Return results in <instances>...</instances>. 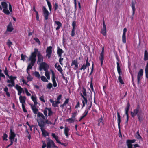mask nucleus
<instances>
[{
  "label": "nucleus",
  "mask_w": 148,
  "mask_h": 148,
  "mask_svg": "<svg viewBox=\"0 0 148 148\" xmlns=\"http://www.w3.org/2000/svg\"><path fill=\"white\" fill-rule=\"evenodd\" d=\"M51 147L53 148H58L52 140L48 139L47 142V148H51Z\"/></svg>",
  "instance_id": "obj_9"
},
{
  "label": "nucleus",
  "mask_w": 148,
  "mask_h": 148,
  "mask_svg": "<svg viewBox=\"0 0 148 148\" xmlns=\"http://www.w3.org/2000/svg\"><path fill=\"white\" fill-rule=\"evenodd\" d=\"M81 95L83 98V99L82 100V102L83 103L82 108L84 107L85 104H86L87 102V98L88 99V96H90V98L91 97V94L89 93V95H88L86 94V93H81Z\"/></svg>",
  "instance_id": "obj_5"
},
{
  "label": "nucleus",
  "mask_w": 148,
  "mask_h": 148,
  "mask_svg": "<svg viewBox=\"0 0 148 148\" xmlns=\"http://www.w3.org/2000/svg\"><path fill=\"white\" fill-rule=\"evenodd\" d=\"M136 3V1L134 2L133 1H132L131 6L132 8V16H134L135 14V6Z\"/></svg>",
  "instance_id": "obj_21"
},
{
  "label": "nucleus",
  "mask_w": 148,
  "mask_h": 148,
  "mask_svg": "<svg viewBox=\"0 0 148 148\" xmlns=\"http://www.w3.org/2000/svg\"><path fill=\"white\" fill-rule=\"evenodd\" d=\"M52 137L55 138V139H58V137L57 136H56L54 133H52Z\"/></svg>",
  "instance_id": "obj_61"
},
{
  "label": "nucleus",
  "mask_w": 148,
  "mask_h": 148,
  "mask_svg": "<svg viewBox=\"0 0 148 148\" xmlns=\"http://www.w3.org/2000/svg\"><path fill=\"white\" fill-rule=\"evenodd\" d=\"M4 72L6 76H8V77H9L10 76L8 75V71L7 70V69L6 67H5Z\"/></svg>",
  "instance_id": "obj_44"
},
{
  "label": "nucleus",
  "mask_w": 148,
  "mask_h": 148,
  "mask_svg": "<svg viewBox=\"0 0 148 148\" xmlns=\"http://www.w3.org/2000/svg\"><path fill=\"white\" fill-rule=\"evenodd\" d=\"M7 44L8 46L10 47L11 45H12V43L10 40H8L7 42Z\"/></svg>",
  "instance_id": "obj_56"
},
{
  "label": "nucleus",
  "mask_w": 148,
  "mask_h": 148,
  "mask_svg": "<svg viewBox=\"0 0 148 148\" xmlns=\"http://www.w3.org/2000/svg\"><path fill=\"white\" fill-rule=\"evenodd\" d=\"M131 113L132 117H134L137 115L139 120L140 121H142V118L143 114L139 106L138 105L137 108L134 110L133 112H131Z\"/></svg>",
  "instance_id": "obj_4"
},
{
  "label": "nucleus",
  "mask_w": 148,
  "mask_h": 148,
  "mask_svg": "<svg viewBox=\"0 0 148 148\" xmlns=\"http://www.w3.org/2000/svg\"><path fill=\"white\" fill-rule=\"evenodd\" d=\"M72 25L73 27L72 28L75 29L76 26V23L75 21H73L72 23Z\"/></svg>",
  "instance_id": "obj_55"
},
{
  "label": "nucleus",
  "mask_w": 148,
  "mask_h": 148,
  "mask_svg": "<svg viewBox=\"0 0 148 148\" xmlns=\"http://www.w3.org/2000/svg\"><path fill=\"white\" fill-rule=\"evenodd\" d=\"M15 88L18 90V92H24L23 89L18 84H16V86Z\"/></svg>",
  "instance_id": "obj_25"
},
{
  "label": "nucleus",
  "mask_w": 148,
  "mask_h": 148,
  "mask_svg": "<svg viewBox=\"0 0 148 148\" xmlns=\"http://www.w3.org/2000/svg\"><path fill=\"white\" fill-rule=\"evenodd\" d=\"M100 56H104V48L103 47L102 48V51L100 54Z\"/></svg>",
  "instance_id": "obj_62"
},
{
  "label": "nucleus",
  "mask_w": 148,
  "mask_h": 148,
  "mask_svg": "<svg viewBox=\"0 0 148 148\" xmlns=\"http://www.w3.org/2000/svg\"><path fill=\"white\" fill-rule=\"evenodd\" d=\"M21 60L24 61L25 60V57H27V56L25 55H24L23 54L21 55Z\"/></svg>",
  "instance_id": "obj_51"
},
{
  "label": "nucleus",
  "mask_w": 148,
  "mask_h": 148,
  "mask_svg": "<svg viewBox=\"0 0 148 148\" xmlns=\"http://www.w3.org/2000/svg\"><path fill=\"white\" fill-rule=\"evenodd\" d=\"M64 52V51L59 47H58L57 48V54L58 56H62V54Z\"/></svg>",
  "instance_id": "obj_22"
},
{
  "label": "nucleus",
  "mask_w": 148,
  "mask_h": 148,
  "mask_svg": "<svg viewBox=\"0 0 148 148\" xmlns=\"http://www.w3.org/2000/svg\"><path fill=\"white\" fill-rule=\"evenodd\" d=\"M31 108L33 111V112L35 114H37V112L38 111V110L37 109L35 105H31Z\"/></svg>",
  "instance_id": "obj_24"
},
{
  "label": "nucleus",
  "mask_w": 148,
  "mask_h": 148,
  "mask_svg": "<svg viewBox=\"0 0 148 148\" xmlns=\"http://www.w3.org/2000/svg\"><path fill=\"white\" fill-rule=\"evenodd\" d=\"M88 58H87V59L86 60V65L87 67H88L90 66V63L89 62H88Z\"/></svg>",
  "instance_id": "obj_58"
},
{
  "label": "nucleus",
  "mask_w": 148,
  "mask_h": 148,
  "mask_svg": "<svg viewBox=\"0 0 148 148\" xmlns=\"http://www.w3.org/2000/svg\"><path fill=\"white\" fill-rule=\"evenodd\" d=\"M49 66H47V70L46 71H45V75L46 77H47L48 79H49L50 78V77L49 75V72L48 71V69L49 68Z\"/></svg>",
  "instance_id": "obj_29"
},
{
  "label": "nucleus",
  "mask_w": 148,
  "mask_h": 148,
  "mask_svg": "<svg viewBox=\"0 0 148 148\" xmlns=\"http://www.w3.org/2000/svg\"><path fill=\"white\" fill-rule=\"evenodd\" d=\"M92 65L91 70L90 72V73L89 74V75H91L92 74V73H93V71H94V62H92Z\"/></svg>",
  "instance_id": "obj_41"
},
{
  "label": "nucleus",
  "mask_w": 148,
  "mask_h": 148,
  "mask_svg": "<svg viewBox=\"0 0 148 148\" xmlns=\"http://www.w3.org/2000/svg\"><path fill=\"white\" fill-rule=\"evenodd\" d=\"M19 99L20 102L22 103V105H24V104L25 102L26 98L25 97L20 96L19 97Z\"/></svg>",
  "instance_id": "obj_23"
},
{
  "label": "nucleus",
  "mask_w": 148,
  "mask_h": 148,
  "mask_svg": "<svg viewBox=\"0 0 148 148\" xmlns=\"http://www.w3.org/2000/svg\"><path fill=\"white\" fill-rule=\"evenodd\" d=\"M143 69H140L137 75V82L138 84L140 83L141 77L143 75Z\"/></svg>",
  "instance_id": "obj_13"
},
{
  "label": "nucleus",
  "mask_w": 148,
  "mask_h": 148,
  "mask_svg": "<svg viewBox=\"0 0 148 148\" xmlns=\"http://www.w3.org/2000/svg\"><path fill=\"white\" fill-rule=\"evenodd\" d=\"M76 119H73L72 118H69L66 119V121L70 123H73L75 120Z\"/></svg>",
  "instance_id": "obj_35"
},
{
  "label": "nucleus",
  "mask_w": 148,
  "mask_h": 148,
  "mask_svg": "<svg viewBox=\"0 0 148 148\" xmlns=\"http://www.w3.org/2000/svg\"><path fill=\"white\" fill-rule=\"evenodd\" d=\"M69 100V99H67L65 101L64 103L62 105H60V107H61L63 108L64 106L66 104H68V101Z\"/></svg>",
  "instance_id": "obj_40"
},
{
  "label": "nucleus",
  "mask_w": 148,
  "mask_h": 148,
  "mask_svg": "<svg viewBox=\"0 0 148 148\" xmlns=\"http://www.w3.org/2000/svg\"><path fill=\"white\" fill-rule=\"evenodd\" d=\"M41 80L44 82H48V81L44 76H42L41 77Z\"/></svg>",
  "instance_id": "obj_50"
},
{
  "label": "nucleus",
  "mask_w": 148,
  "mask_h": 148,
  "mask_svg": "<svg viewBox=\"0 0 148 148\" xmlns=\"http://www.w3.org/2000/svg\"><path fill=\"white\" fill-rule=\"evenodd\" d=\"M77 59H76L75 60H74L72 61V63L71 64V66H72L73 65H75L77 63Z\"/></svg>",
  "instance_id": "obj_47"
},
{
  "label": "nucleus",
  "mask_w": 148,
  "mask_h": 148,
  "mask_svg": "<svg viewBox=\"0 0 148 148\" xmlns=\"http://www.w3.org/2000/svg\"><path fill=\"white\" fill-rule=\"evenodd\" d=\"M47 5L49 8V10L51 11L52 10V6L51 3L49 1H47Z\"/></svg>",
  "instance_id": "obj_46"
},
{
  "label": "nucleus",
  "mask_w": 148,
  "mask_h": 148,
  "mask_svg": "<svg viewBox=\"0 0 148 148\" xmlns=\"http://www.w3.org/2000/svg\"><path fill=\"white\" fill-rule=\"evenodd\" d=\"M103 121V118L102 117H101L98 120L99 123H98V125L99 126L101 124L102 125H103V123L102 122Z\"/></svg>",
  "instance_id": "obj_38"
},
{
  "label": "nucleus",
  "mask_w": 148,
  "mask_h": 148,
  "mask_svg": "<svg viewBox=\"0 0 148 148\" xmlns=\"http://www.w3.org/2000/svg\"><path fill=\"white\" fill-rule=\"evenodd\" d=\"M92 81H93V77L92 76L90 78V88L91 89L92 91L95 92L94 91V89L93 87V83H92Z\"/></svg>",
  "instance_id": "obj_33"
},
{
  "label": "nucleus",
  "mask_w": 148,
  "mask_h": 148,
  "mask_svg": "<svg viewBox=\"0 0 148 148\" xmlns=\"http://www.w3.org/2000/svg\"><path fill=\"white\" fill-rule=\"evenodd\" d=\"M37 52L38 49L37 48H34V52L31 53L29 56V60L31 62L28 64L27 70L31 69L32 66L34 65L36 60V57Z\"/></svg>",
  "instance_id": "obj_3"
},
{
  "label": "nucleus",
  "mask_w": 148,
  "mask_h": 148,
  "mask_svg": "<svg viewBox=\"0 0 148 148\" xmlns=\"http://www.w3.org/2000/svg\"><path fill=\"white\" fill-rule=\"evenodd\" d=\"M37 64H40V70L43 69L44 71L47 70V67L48 66V65L45 62H43V57L41 54L40 51H38L37 53Z\"/></svg>",
  "instance_id": "obj_2"
},
{
  "label": "nucleus",
  "mask_w": 148,
  "mask_h": 148,
  "mask_svg": "<svg viewBox=\"0 0 148 148\" xmlns=\"http://www.w3.org/2000/svg\"><path fill=\"white\" fill-rule=\"evenodd\" d=\"M52 87V85L51 83H49L47 86V87L48 88L50 89Z\"/></svg>",
  "instance_id": "obj_59"
},
{
  "label": "nucleus",
  "mask_w": 148,
  "mask_h": 148,
  "mask_svg": "<svg viewBox=\"0 0 148 148\" xmlns=\"http://www.w3.org/2000/svg\"><path fill=\"white\" fill-rule=\"evenodd\" d=\"M117 117H118V119H117L118 125V128L119 129V130H120V123L121 122V116L119 114L118 112H117Z\"/></svg>",
  "instance_id": "obj_26"
},
{
  "label": "nucleus",
  "mask_w": 148,
  "mask_h": 148,
  "mask_svg": "<svg viewBox=\"0 0 148 148\" xmlns=\"http://www.w3.org/2000/svg\"><path fill=\"white\" fill-rule=\"evenodd\" d=\"M75 29H73L71 32V36L72 37H73L75 35Z\"/></svg>",
  "instance_id": "obj_48"
},
{
  "label": "nucleus",
  "mask_w": 148,
  "mask_h": 148,
  "mask_svg": "<svg viewBox=\"0 0 148 148\" xmlns=\"http://www.w3.org/2000/svg\"><path fill=\"white\" fill-rule=\"evenodd\" d=\"M60 72V73L62 75H64L63 73L62 72V69L61 67L59 65H58V67H57V68H56Z\"/></svg>",
  "instance_id": "obj_34"
},
{
  "label": "nucleus",
  "mask_w": 148,
  "mask_h": 148,
  "mask_svg": "<svg viewBox=\"0 0 148 148\" xmlns=\"http://www.w3.org/2000/svg\"><path fill=\"white\" fill-rule=\"evenodd\" d=\"M8 137V135L6 134H4L3 136V139L4 140H7V138Z\"/></svg>",
  "instance_id": "obj_60"
},
{
  "label": "nucleus",
  "mask_w": 148,
  "mask_h": 148,
  "mask_svg": "<svg viewBox=\"0 0 148 148\" xmlns=\"http://www.w3.org/2000/svg\"><path fill=\"white\" fill-rule=\"evenodd\" d=\"M62 97V95H60L57 97V101H59V100L61 99Z\"/></svg>",
  "instance_id": "obj_64"
},
{
  "label": "nucleus",
  "mask_w": 148,
  "mask_h": 148,
  "mask_svg": "<svg viewBox=\"0 0 148 148\" xmlns=\"http://www.w3.org/2000/svg\"><path fill=\"white\" fill-rule=\"evenodd\" d=\"M13 29L14 28L13 27L12 23L11 22H9L7 26V31L8 32H11Z\"/></svg>",
  "instance_id": "obj_20"
},
{
  "label": "nucleus",
  "mask_w": 148,
  "mask_h": 148,
  "mask_svg": "<svg viewBox=\"0 0 148 148\" xmlns=\"http://www.w3.org/2000/svg\"><path fill=\"white\" fill-rule=\"evenodd\" d=\"M33 79V78L30 75L29 76L28 75L27 77V79L28 81H31Z\"/></svg>",
  "instance_id": "obj_54"
},
{
  "label": "nucleus",
  "mask_w": 148,
  "mask_h": 148,
  "mask_svg": "<svg viewBox=\"0 0 148 148\" xmlns=\"http://www.w3.org/2000/svg\"><path fill=\"white\" fill-rule=\"evenodd\" d=\"M127 31V29L126 28H125L123 30V32L122 36V41L123 43H125L126 42V33Z\"/></svg>",
  "instance_id": "obj_14"
},
{
  "label": "nucleus",
  "mask_w": 148,
  "mask_h": 148,
  "mask_svg": "<svg viewBox=\"0 0 148 148\" xmlns=\"http://www.w3.org/2000/svg\"><path fill=\"white\" fill-rule=\"evenodd\" d=\"M1 5L2 7L3 8V12L6 14L9 15L10 14V11L8 9V4L5 2H1Z\"/></svg>",
  "instance_id": "obj_7"
},
{
  "label": "nucleus",
  "mask_w": 148,
  "mask_h": 148,
  "mask_svg": "<svg viewBox=\"0 0 148 148\" xmlns=\"http://www.w3.org/2000/svg\"><path fill=\"white\" fill-rule=\"evenodd\" d=\"M58 8V3H55L53 4V8L54 9L55 11H56Z\"/></svg>",
  "instance_id": "obj_39"
},
{
  "label": "nucleus",
  "mask_w": 148,
  "mask_h": 148,
  "mask_svg": "<svg viewBox=\"0 0 148 148\" xmlns=\"http://www.w3.org/2000/svg\"><path fill=\"white\" fill-rule=\"evenodd\" d=\"M136 137L137 138V139H140L141 138V136L139 134V131L138 130L136 135Z\"/></svg>",
  "instance_id": "obj_49"
},
{
  "label": "nucleus",
  "mask_w": 148,
  "mask_h": 148,
  "mask_svg": "<svg viewBox=\"0 0 148 148\" xmlns=\"http://www.w3.org/2000/svg\"><path fill=\"white\" fill-rule=\"evenodd\" d=\"M87 68V66H86V64H83L81 67V68L80 69L81 70H85Z\"/></svg>",
  "instance_id": "obj_53"
},
{
  "label": "nucleus",
  "mask_w": 148,
  "mask_h": 148,
  "mask_svg": "<svg viewBox=\"0 0 148 148\" xmlns=\"http://www.w3.org/2000/svg\"><path fill=\"white\" fill-rule=\"evenodd\" d=\"M42 11L44 19L46 20H48L49 18V12L45 7L44 6L42 7Z\"/></svg>",
  "instance_id": "obj_10"
},
{
  "label": "nucleus",
  "mask_w": 148,
  "mask_h": 148,
  "mask_svg": "<svg viewBox=\"0 0 148 148\" xmlns=\"http://www.w3.org/2000/svg\"><path fill=\"white\" fill-rule=\"evenodd\" d=\"M48 116H51L53 114V112L51 108H48Z\"/></svg>",
  "instance_id": "obj_45"
},
{
  "label": "nucleus",
  "mask_w": 148,
  "mask_h": 148,
  "mask_svg": "<svg viewBox=\"0 0 148 148\" xmlns=\"http://www.w3.org/2000/svg\"><path fill=\"white\" fill-rule=\"evenodd\" d=\"M130 105L129 103L128 102L127 104V106L125 108V114L126 115H128V112L129 110L130 109Z\"/></svg>",
  "instance_id": "obj_30"
},
{
  "label": "nucleus",
  "mask_w": 148,
  "mask_h": 148,
  "mask_svg": "<svg viewBox=\"0 0 148 148\" xmlns=\"http://www.w3.org/2000/svg\"><path fill=\"white\" fill-rule=\"evenodd\" d=\"M135 140H128L127 141L128 148H140L138 144H132L135 142Z\"/></svg>",
  "instance_id": "obj_6"
},
{
  "label": "nucleus",
  "mask_w": 148,
  "mask_h": 148,
  "mask_svg": "<svg viewBox=\"0 0 148 148\" xmlns=\"http://www.w3.org/2000/svg\"><path fill=\"white\" fill-rule=\"evenodd\" d=\"M144 60L145 61L148 60V52L147 50L144 52Z\"/></svg>",
  "instance_id": "obj_27"
},
{
  "label": "nucleus",
  "mask_w": 148,
  "mask_h": 148,
  "mask_svg": "<svg viewBox=\"0 0 148 148\" xmlns=\"http://www.w3.org/2000/svg\"><path fill=\"white\" fill-rule=\"evenodd\" d=\"M10 79V80L8 79L7 82L8 83H11V84H15L14 80L16 79V76L13 77L12 76L8 77Z\"/></svg>",
  "instance_id": "obj_15"
},
{
  "label": "nucleus",
  "mask_w": 148,
  "mask_h": 148,
  "mask_svg": "<svg viewBox=\"0 0 148 148\" xmlns=\"http://www.w3.org/2000/svg\"><path fill=\"white\" fill-rule=\"evenodd\" d=\"M52 79L53 83V85L54 87H56L57 86V84L55 80V74L53 71H52Z\"/></svg>",
  "instance_id": "obj_16"
},
{
  "label": "nucleus",
  "mask_w": 148,
  "mask_h": 148,
  "mask_svg": "<svg viewBox=\"0 0 148 148\" xmlns=\"http://www.w3.org/2000/svg\"><path fill=\"white\" fill-rule=\"evenodd\" d=\"M69 131V128L66 127L64 130V133L66 136L67 137H68V132Z\"/></svg>",
  "instance_id": "obj_36"
},
{
  "label": "nucleus",
  "mask_w": 148,
  "mask_h": 148,
  "mask_svg": "<svg viewBox=\"0 0 148 148\" xmlns=\"http://www.w3.org/2000/svg\"><path fill=\"white\" fill-rule=\"evenodd\" d=\"M145 77L147 78H148V62L147 63L145 69Z\"/></svg>",
  "instance_id": "obj_28"
},
{
  "label": "nucleus",
  "mask_w": 148,
  "mask_h": 148,
  "mask_svg": "<svg viewBox=\"0 0 148 148\" xmlns=\"http://www.w3.org/2000/svg\"><path fill=\"white\" fill-rule=\"evenodd\" d=\"M116 64L117 71L119 75V76L118 77V80L120 83L121 84H123L124 83L122 80V77L121 76V69L118 62H117Z\"/></svg>",
  "instance_id": "obj_8"
},
{
  "label": "nucleus",
  "mask_w": 148,
  "mask_h": 148,
  "mask_svg": "<svg viewBox=\"0 0 148 148\" xmlns=\"http://www.w3.org/2000/svg\"><path fill=\"white\" fill-rule=\"evenodd\" d=\"M104 59V56H100L99 57V59L101 62V65H102Z\"/></svg>",
  "instance_id": "obj_37"
},
{
  "label": "nucleus",
  "mask_w": 148,
  "mask_h": 148,
  "mask_svg": "<svg viewBox=\"0 0 148 148\" xmlns=\"http://www.w3.org/2000/svg\"><path fill=\"white\" fill-rule=\"evenodd\" d=\"M48 108H45V109L43 111V113L45 116H44L45 118L46 117L47 118V113L48 112ZM46 119H47V118H45Z\"/></svg>",
  "instance_id": "obj_32"
},
{
  "label": "nucleus",
  "mask_w": 148,
  "mask_h": 148,
  "mask_svg": "<svg viewBox=\"0 0 148 148\" xmlns=\"http://www.w3.org/2000/svg\"><path fill=\"white\" fill-rule=\"evenodd\" d=\"M55 24H56L57 26L56 28V30H59L60 28L62 27V23L59 21H56L54 22Z\"/></svg>",
  "instance_id": "obj_18"
},
{
  "label": "nucleus",
  "mask_w": 148,
  "mask_h": 148,
  "mask_svg": "<svg viewBox=\"0 0 148 148\" xmlns=\"http://www.w3.org/2000/svg\"><path fill=\"white\" fill-rule=\"evenodd\" d=\"M9 9L10 12H12V8L11 5L10 3L9 4Z\"/></svg>",
  "instance_id": "obj_63"
},
{
  "label": "nucleus",
  "mask_w": 148,
  "mask_h": 148,
  "mask_svg": "<svg viewBox=\"0 0 148 148\" xmlns=\"http://www.w3.org/2000/svg\"><path fill=\"white\" fill-rule=\"evenodd\" d=\"M52 47L51 46H49L47 47L46 49V56L49 59L51 57L52 53Z\"/></svg>",
  "instance_id": "obj_11"
},
{
  "label": "nucleus",
  "mask_w": 148,
  "mask_h": 148,
  "mask_svg": "<svg viewBox=\"0 0 148 148\" xmlns=\"http://www.w3.org/2000/svg\"><path fill=\"white\" fill-rule=\"evenodd\" d=\"M34 75L36 77L38 78H39L40 77V76L39 73L37 71H35L34 72Z\"/></svg>",
  "instance_id": "obj_42"
},
{
  "label": "nucleus",
  "mask_w": 148,
  "mask_h": 148,
  "mask_svg": "<svg viewBox=\"0 0 148 148\" xmlns=\"http://www.w3.org/2000/svg\"><path fill=\"white\" fill-rule=\"evenodd\" d=\"M34 40L39 45H40L41 44V42L39 39L37 37L34 38Z\"/></svg>",
  "instance_id": "obj_43"
},
{
  "label": "nucleus",
  "mask_w": 148,
  "mask_h": 148,
  "mask_svg": "<svg viewBox=\"0 0 148 148\" xmlns=\"http://www.w3.org/2000/svg\"><path fill=\"white\" fill-rule=\"evenodd\" d=\"M37 121L38 123V126L40 127L41 130L42 132V134L44 137L48 135L49 134L44 129V127L46 124L51 125L52 123L47 119H45V117L42 113L38 112L37 114Z\"/></svg>",
  "instance_id": "obj_1"
},
{
  "label": "nucleus",
  "mask_w": 148,
  "mask_h": 148,
  "mask_svg": "<svg viewBox=\"0 0 148 148\" xmlns=\"http://www.w3.org/2000/svg\"><path fill=\"white\" fill-rule=\"evenodd\" d=\"M103 28L101 29V33L104 36H105L106 35V27L105 23L104 18L103 20Z\"/></svg>",
  "instance_id": "obj_12"
},
{
  "label": "nucleus",
  "mask_w": 148,
  "mask_h": 148,
  "mask_svg": "<svg viewBox=\"0 0 148 148\" xmlns=\"http://www.w3.org/2000/svg\"><path fill=\"white\" fill-rule=\"evenodd\" d=\"M2 77L4 78H5V76L2 73V70L0 69V77Z\"/></svg>",
  "instance_id": "obj_57"
},
{
  "label": "nucleus",
  "mask_w": 148,
  "mask_h": 148,
  "mask_svg": "<svg viewBox=\"0 0 148 148\" xmlns=\"http://www.w3.org/2000/svg\"><path fill=\"white\" fill-rule=\"evenodd\" d=\"M77 112H75L74 113H72V115L71 116L72 117L73 119H75V117L77 115Z\"/></svg>",
  "instance_id": "obj_52"
},
{
  "label": "nucleus",
  "mask_w": 148,
  "mask_h": 148,
  "mask_svg": "<svg viewBox=\"0 0 148 148\" xmlns=\"http://www.w3.org/2000/svg\"><path fill=\"white\" fill-rule=\"evenodd\" d=\"M31 98L33 101H34V104L36 105L38 103L36 100V97L35 96L32 95L31 96Z\"/></svg>",
  "instance_id": "obj_31"
},
{
  "label": "nucleus",
  "mask_w": 148,
  "mask_h": 148,
  "mask_svg": "<svg viewBox=\"0 0 148 148\" xmlns=\"http://www.w3.org/2000/svg\"><path fill=\"white\" fill-rule=\"evenodd\" d=\"M49 101L52 103V106L54 107H58V104L60 103L59 101H55L52 99H50Z\"/></svg>",
  "instance_id": "obj_19"
},
{
  "label": "nucleus",
  "mask_w": 148,
  "mask_h": 148,
  "mask_svg": "<svg viewBox=\"0 0 148 148\" xmlns=\"http://www.w3.org/2000/svg\"><path fill=\"white\" fill-rule=\"evenodd\" d=\"M10 134L9 136V139L10 140H14V139L16 136L15 134L12 131V130L11 129L10 130Z\"/></svg>",
  "instance_id": "obj_17"
}]
</instances>
